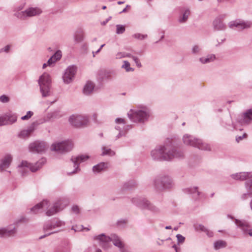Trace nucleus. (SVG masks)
Listing matches in <instances>:
<instances>
[{
    "label": "nucleus",
    "instance_id": "1",
    "mask_svg": "<svg viewBox=\"0 0 252 252\" xmlns=\"http://www.w3.org/2000/svg\"><path fill=\"white\" fill-rule=\"evenodd\" d=\"M183 153L176 150L171 145H160L156 147L151 152L153 160L158 161L170 160L175 158H182Z\"/></svg>",
    "mask_w": 252,
    "mask_h": 252
},
{
    "label": "nucleus",
    "instance_id": "2",
    "mask_svg": "<svg viewBox=\"0 0 252 252\" xmlns=\"http://www.w3.org/2000/svg\"><path fill=\"white\" fill-rule=\"evenodd\" d=\"M129 118L134 122L144 123L150 116L148 110L146 108L131 109L127 113Z\"/></svg>",
    "mask_w": 252,
    "mask_h": 252
},
{
    "label": "nucleus",
    "instance_id": "3",
    "mask_svg": "<svg viewBox=\"0 0 252 252\" xmlns=\"http://www.w3.org/2000/svg\"><path fill=\"white\" fill-rule=\"evenodd\" d=\"M183 141L185 144L203 150H210L211 148L209 145L203 143L201 139L196 138L192 135L186 134L183 136Z\"/></svg>",
    "mask_w": 252,
    "mask_h": 252
},
{
    "label": "nucleus",
    "instance_id": "4",
    "mask_svg": "<svg viewBox=\"0 0 252 252\" xmlns=\"http://www.w3.org/2000/svg\"><path fill=\"white\" fill-rule=\"evenodd\" d=\"M63 225L64 223L58 220H54L46 222L43 226V231L45 234L43 236H40L39 239H42L46 236L59 232L60 228Z\"/></svg>",
    "mask_w": 252,
    "mask_h": 252
},
{
    "label": "nucleus",
    "instance_id": "5",
    "mask_svg": "<svg viewBox=\"0 0 252 252\" xmlns=\"http://www.w3.org/2000/svg\"><path fill=\"white\" fill-rule=\"evenodd\" d=\"M154 186L157 190L162 191L173 188L174 183L172 179L168 176H159L155 178Z\"/></svg>",
    "mask_w": 252,
    "mask_h": 252
},
{
    "label": "nucleus",
    "instance_id": "6",
    "mask_svg": "<svg viewBox=\"0 0 252 252\" xmlns=\"http://www.w3.org/2000/svg\"><path fill=\"white\" fill-rule=\"evenodd\" d=\"M51 83V79L48 73L45 72L40 77L38 84L43 97L50 95Z\"/></svg>",
    "mask_w": 252,
    "mask_h": 252
},
{
    "label": "nucleus",
    "instance_id": "7",
    "mask_svg": "<svg viewBox=\"0 0 252 252\" xmlns=\"http://www.w3.org/2000/svg\"><path fill=\"white\" fill-rule=\"evenodd\" d=\"M46 161V159L44 158H41L34 164L29 163L27 161H23L21 164L19 165V168L22 174L29 170L33 172L40 169L45 164Z\"/></svg>",
    "mask_w": 252,
    "mask_h": 252
},
{
    "label": "nucleus",
    "instance_id": "8",
    "mask_svg": "<svg viewBox=\"0 0 252 252\" xmlns=\"http://www.w3.org/2000/svg\"><path fill=\"white\" fill-rule=\"evenodd\" d=\"M73 146L72 142L69 140L56 142L52 144L51 149L58 153H64L70 151L72 149Z\"/></svg>",
    "mask_w": 252,
    "mask_h": 252
},
{
    "label": "nucleus",
    "instance_id": "9",
    "mask_svg": "<svg viewBox=\"0 0 252 252\" xmlns=\"http://www.w3.org/2000/svg\"><path fill=\"white\" fill-rule=\"evenodd\" d=\"M89 157L87 155H81L77 157H72L71 158V163L70 166H73V170L67 169V173L71 175L78 172L80 171L79 165L81 162L86 161Z\"/></svg>",
    "mask_w": 252,
    "mask_h": 252
},
{
    "label": "nucleus",
    "instance_id": "10",
    "mask_svg": "<svg viewBox=\"0 0 252 252\" xmlns=\"http://www.w3.org/2000/svg\"><path fill=\"white\" fill-rule=\"evenodd\" d=\"M68 200L67 199H61L56 202L47 211L46 214L50 217L54 215L57 212L63 210L68 204Z\"/></svg>",
    "mask_w": 252,
    "mask_h": 252
},
{
    "label": "nucleus",
    "instance_id": "11",
    "mask_svg": "<svg viewBox=\"0 0 252 252\" xmlns=\"http://www.w3.org/2000/svg\"><path fill=\"white\" fill-rule=\"evenodd\" d=\"M132 202L142 209H147L153 212H157L158 208L145 198L142 197H136L131 200Z\"/></svg>",
    "mask_w": 252,
    "mask_h": 252
},
{
    "label": "nucleus",
    "instance_id": "12",
    "mask_svg": "<svg viewBox=\"0 0 252 252\" xmlns=\"http://www.w3.org/2000/svg\"><path fill=\"white\" fill-rule=\"evenodd\" d=\"M252 26V22L249 21H244L241 20H236L232 21L228 23V27L230 29H234L235 28L239 31H241L245 29L250 28Z\"/></svg>",
    "mask_w": 252,
    "mask_h": 252
},
{
    "label": "nucleus",
    "instance_id": "13",
    "mask_svg": "<svg viewBox=\"0 0 252 252\" xmlns=\"http://www.w3.org/2000/svg\"><path fill=\"white\" fill-rule=\"evenodd\" d=\"M41 13L42 10L40 8L31 7L27 8L25 10H24V13H18L17 15L18 18L24 20L29 17L38 16Z\"/></svg>",
    "mask_w": 252,
    "mask_h": 252
},
{
    "label": "nucleus",
    "instance_id": "14",
    "mask_svg": "<svg viewBox=\"0 0 252 252\" xmlns=\"http://www.w3.org/2000/svg\"><path fill=\"white\" fill-rule=\"evenodd\" d=\"M69 122L72 126L80 127L86 125L88 120L86 117L80 115H72L69 117Z\"/></svg>",
    "mask_w": 252,
    "mask_h": 252
},
{
    "label": "nucleus",
    "instance_id": "15",
    "mask_svg": "<svg viewBox=\"0 0 252 252\" xmlns=\"http://www.w3.org/2000/svg\"><path fill=\"white\" fill-rule=\"evenodd\" d=\"M29 150L33 153H42L45 152L48 148L47 144L43 141H35L29 145Z\"/></svg>",
    "mask_w": 252,
    "mask_h": 252
},
{
    "label": "nucleus",
    "instance_id": "16",
    "mask_svg": "<svg viewBox=\"0 0 252 252\" xmlns=\"http://www.w3.org/2000/svg\"><path fill=\"white\" fill-rule=\"evenodd\" d=\"M77 70V67L74 65L68 66L65 70L63 76L64 83L69 84L73 80Z\"/></svg>",
    "mask_w": 252,
    "mask_h": 252
},
{
    "label": "nucleus",
    "instance_id": "17",
    "mask_svg": "<svg viewBox=\"0 0 252 252\" xmlns=\"http://www.w3.org/2000/svg\"><path fill=\"white\" fill-rule=\"evenodd\" d=\"M94 240L97 242L101 247L106 249L111 242V237L107 236L104 234H101L94 236Z\"/></svg>",
    "mask_w": 252,
    "mask_h": 252
},
{
    "label": "nucleus",
    "instance_id": "18",
    "mask_svg": "<svg viewBox=\"0 0 252 252\" xmlns=\"http://www.w3.org/2000/svg\"><path fill=\"white\" fill-rule=\"evenodd\" d=\"M16 232L15 226L14 225H10L0 228V236L2 237H10L14 236Z\"/></svg>",
    "mask_w": 252,
    "mask_h": 252
},
{
    "label": "nucleus",
    "instance_id": "19",
    "mask_svg": "<svg viewBox=\"0 0 252 252\" xmlns=\"http://www.w3.org/2000/svg\"><path fill=\"white\" fill-rule=\"evenodd\" d=\"M235 222L238 227L240 228L244 234H248L252 237V229H250L249 223L245 220L235 219Z\"/></svg>",
    "mask_w": 252,
    "mask_h": 252
},
{
    "label": "nucleus",
    "instance_id": "20",
    "mask_svg": "<svg viewBox=\"0 0 252 252\" xmlns=\"http://www.w3.org/2000/svg\"><path fill=\"white\" fill-rule=\"evenodd\" d=\"M111 241L113 242L114 245L119 248L120 252H127V250L125 248L124 243L122 241L120 238L116 234L111 235Z\"/></svg>",
    "mask_w": 252,
    "mask_h": 252
},
{
    "label": "nucleus",
    "instance_id": "21",
    "mask_svg": "<svg viewBox=\"0 0 252 252\" xmlns=\"http://www.w3.org/2000/svg\"><path fill=\"white\" fill-rule=\"evenodd\" d=\"M232 179L237 180L243 181L249 179L248 181L252 180V172H240L233 174L231 175Z\"/></svg>",
    "mask_w": 252,
    "mask_h": 252
},
{
    "label": "nucleus",
    "instance_id": "22",
    "mask_svg": "<svg viewBox=\"0 0 252 252\" xmlns=\"http://www.w3.org/2000/svg\"><path fill=\"white\" fill-rule=\"evenodd\" d=\"M213 28L216 31H224L226 26L223 22L222 18L220 16L217 17L213 22Z\"/></svg>",
    "mask_w": 252,
    "mask_h": 252
},
{
    "label": "nucleus",
    "instance_id": "23",
    "mask_svg": "<svg viewBox=\"0 0 252 252\" xmlns=\"http://www.w3.org/2000/svg\"><path fill=\"white\" fill-rule=\"evenodd\" d=\"M185 193L193 195V197L195 199H198L199 196L202 194V193L198 191L197 187L187 188L184 189Z\"/></svg>",
    "mask_w": 252,
    "mask_h": 252
},
{
    "label": "nucleus",
    "instance_id": "24",
    "mask_svg": "<svg viewBox=\"0 0 252 252\" xmlns=\"http://www.w3.org/2000/svg\"><path fill=\"white\" fill-rule=\"evenodd\" d=\"M3 119L4 124L3 125H8L9 124H13L17 121V116L15 114H7L2 116H0Z\"/></svg>",
    "mask_w": 252,
    "mask_h": 252
},
{
    "label": "nucleus",
    "instance_id": "25",
    "mask_svg": "<svg viewBox=\"0 0 252 252\" xmlns=\"http://www.w3.org/2000/svg\"><path fill=\"white\" fill-rule=\"evenodd\" d=\"M12 161V157L10 155H6L1 160L0 163V171H2L8 168Z\"/></svg>",
    "mask_w": 252,
    "mask_h": 252
},
{
    "label": "nucleus",
    "instance_id": "26",
    "mask_svg": "<svg viewBox=\"0 0 252 252\" xmlns=\"http://www.w3.org/2000/svg\"><path fill=\"white\" fill-rule=\"evenodd\" d=\"M109 166L108 162H100L93 167V171L94 173H99L101 171L106 170Z\"/></svg>",
    "mask_w": 252,
    "mask_h": 252
},
{
    "label": "nucleus",
    "instance_id": "27",
    "mask_svg": "<svg viewBox=\"0 0 252 252\" xmlns=\"http://www.w3.org/2000/svg\"><path fill=\"white\" fill-rule=\"evenodd\" d=\"M190 14V11L189 8H185L183 9L181 11V14L179 17L178 22L180 23H186L189 16Z\"/></svg>",
    "mask_w": 252,
    "mask_h": 252
},
{
    "label": "nucleus",
    "instance_id": "28",
    "mask_svg": "<svg viewBox=\"0 0 252 252\" xmlns=\"http://www.w3.org/2000/svg\"><path fill=\"white\" fill-rule=\"evenodd\" d=\"M246 188L247 193H245L241 196L242 199L245 200L249 197H252V180L247 181L246 182Z\"/></svg>",
    "mask_w": 252,
    "mask_h": 252
},
{
    "label": "nucleus",
    "instance_id": "29",
    "mask_svg": "<svg viewBox=\"0 0 252 252\" xmlns=\"http://www.w3.org/2000/svg\"><path fill=\"white\" fill-rule=\"evenodd\" d=\"M252 121V111L248 109L243 114V119L241 122L242 125L249 124Z\"/></svg>",
    "mask_w": 252,
    "mask_h": 252
},
{
    "label": "nucleus",
    "instance_id": "30",
    "mask_svg": "<svg viewBox=\"0 0 252 252\" xmlns=\"http://www.w3.org/2000/svg\"><path fill=\"white\" fill-rule=\"evenodd\" d=\"M94 87V84L93 82L91 81L87 82L84 87L83 94L85 95H90L93 92Z\"/></svg>",
    "mask_w": 252,
    "mask_h": 252
},
{
    "label": "nucleus",
    "instance_id": "31",
    "mask_svg": "<svg viewBox=\"0 0 252 252\" xmlns=\"http://www.w3.org/2000/svg\"><path fill=\"white\" fill-rule=\"evenodd\" d=\"M49 206V202L47 200H45L35 205L31 209V211L36 213L39 209H47Z\"/></svg>",
    "mask_w": 252,
    "mask_h": 252
},
{
    "label": "nucleus",
    "instance_id": "32",
    "mask_svg": "<svg viewBox=\"0 0 252 252\" xmlns=\"http://www.w3.org/2000/svg\"><path fill=\"white\" fill-rule=\"evenodd\" d=\"M216 57L215 55H208L205 57H202L199 58V62L203 64L208 63L215 60Z\"/></svg>",
    "mask_w": 252,
    "mask_h": 252
},
{
    "label": "nucleus",
    "instance_id": "33",
    "mask_svg": "<svg viewBox=\"0 0 252 252\" xmlns=\"http://www.w3.org/2000/svg\"><path fill=\"white\" fill-rule=\"evenodd\" d=\"M84 34L81 30L77 31L74 34V39L76 42L79 43L84 39Z\"/></svg>",
    "mask_w": 252,
    "mask_h": 252
},
{
    "label": "nucleus",
    "instance_id": "34",
    "mask_svg": "<svg viewBox=\"0 0 252 252\" xmlns=\"http://www.w3.org/2000/svg\"><path fill=\"white\" fill-rule=\"evenodd\" d=\"M226 246V242L223 240H218L214 244V248L216 250L225 248Z\"/></svg>",
    "mask_w": 252,
    "mask_h": 252
},
{
    "label": "nucleus",
    "instance_id": "35",
    "mask_svg": "<svg viewBox=\"0 0 252 252\" xmlns=\"http://www.w3.org/2000/svg\"><path fill=\"white\" fill-rule=\"evenodd\" d=\"M33 128L32 127L29 128L28 129L22 130L19 134V136L21 138H24L28 137L33 132Z\"/></svg>",
    "mask_w": 252,
    "mask_h": 252
},
{
    "label": "nucleus",
    "instance_id": "36",
    "mask_svg": "<svg viewBox=\"0 0 252 252\" xmlns=\"http://www.w3.org/2000/svg\"><path fill=\"white\" fill-rule=\"evenodd\" d=\"M102 155H108L110 156H114L115 152L112 151L110 148L107 147H103L102 148Z\"/></svg>",
    "mask_w": 252,
    "mask_h": 252
},
{
    "label": "nucleus",
    "instance_id": "37",
    "mask_svg": "<svg viewBox=\"0 0 252 252\" xmlns=\"http://www.w3.org/2000/svg\"><path fill=\"white\" fill-rule=\"evenodd\" d=\"M123 68H124L126 72L133 71L134 69L130 67V63L128 62L125 61L124 64L122 66Z\"/></svg>",
    "mask_w": 252,
    "mask_h": 252
},
{
    "label": "nucleus",
    "instance_id": "38",
    "mask_svg": "<svg viewBox=\"0 0 252 252\" xmlns=\"http://www.w3.org/2000/svg\"><path fill=\"white\" fill-rule=\"evenodd\" d=\"M132 55L130 54L126 53L125 52H119L116 55V59H121L125 57H130Z\"/></svg>",
    "mask_w": 252,
    "mask_h": 252
},
{
    "label": "nucleus",
    "instance_id": "39",
    "mask_svg": "<svg viewBox=\"0 0 252 252\" xmlns=\"http://www.w3.org/2000/svg\"><path fill=\"white\" fill-rule=\"evenodd\" d=\"M201 50V48L198 45H194L191 48V53L193 54H199Z\"/></svg>",
    "mask_w": 252,
    "mask_h": 252
},
{
    "label": "nucleus",
    "instance_id": "40",
    "mask_svg": "<svg viewBox=\"0 0 252 252\" xmlns=\"http://www.w3.org/2000/svg\"><path fill=\"white\" fill-rule=\"evenodd\" d=\"M24 6V5L22 4V5H20L15 8L14 10V15L17 18H18L17 14L18 13H19L21 12L24 13V11H22V10L23 9Z\"/></svg>",
    "mask_w": 252,
    "mask_h": 252
},
{
    "label": "nucleus",
    "instance_id": "41",
    "mask_svg": "<svg viewBox=\"0 0 252 252\" xmlns=\"http://www.w3.org/2000/svg\"><path fill=\"white\" fill-rule=\"evenodd\" d=\"M126 127H128V126H126L124 128H123V126H116L115 128L116 129L118 130L119 131V133L117 136V138H119L120 137L122 136V135H124V132H123V129H125V130H127V128H126Z\"/></svg>",
    "mask_w": 252,
    "mask_h": 252
},
{
    "label": "nucleus",
    "instance_id": "42",
    "mask_svg": "<svg viewBox=\"0 0 252 252\" xmlns=\"http://www.w3.org/2000/svg\"><path fill=\"white\" fill-rule=\"evenodd\" d=\"M125 31V27L122 25H116V33L117 34H122Z\"/></svg>",
    "mask_w": 252,
    "mask_h": 252
},
{
    "label": "nucleus",
    "instance_id": "43",
    "mask_svg": "<svg viewBox=\"0 0 252 252\" xmlns=\"http://www.w3.org/2000/svg\"><path fill=\"white\" fill-rule=\"evenodd\" d=\"M115 122L118 125V126H123V128H125L126 122L124 119L117 118L115 120Z\"/></svg>",
    "mask_w": 252,
    "mask_h": 252
},
{
    "label": "nucleus",
    "instance_id": "44",
    "mask_svg": "<svg viewBox=\"0 0 252 252\" xmlns=\"http://www.w3.org/2000/svg\"><path fill=\"white\" fill-rule=\"evenodd\" d=\"M56 61L61 59L62 57V53L61 51L58 50L52 56Z\"/></svg>",
    "mask_w": 252,
    "mask_h": 252
},
{
    "label": "nucleus",
    "instance_id": "45",
    "mask_svg": "<svg viewBox=\"0 0 252 252\" xmlns=\"http://www.w3.org/2000/svg\"><path fill=\"white\" fill-rule=\"evenodd\" d=\"M114 72L111 70H105L104 72L103 78L106 79H109L111 78Z\"/></svg>",
    "mask_w": 252,
    "mask_h": 252
},
{
    "label": "nucleus",
    "instance_id": "46",
    "mask_svg": "<svg viewBox=\"0 0 252 252\" xmlns=\"http://www.w3.org/2000/svg\"><path fill=\"white\" fill-rule=\"evenodd\" d=\"M194 227L196 231H201L204 232L205 230L206 227L201 224H194Z\"/></svg>",
    "mask_w": 252,
    "mask_h": 252
},
{
    "label": "nucleus",
    "instance_id": "47",
    "mask_svg": "<svg viewBox=\"0 0 252 252\" xmlns=\"http://www.w3.org/2000/svg\"><path fill=\"white\" fill-rule=\"evenodd\" d=\"M133 37L135 38L142 40L146 38L147 37V34H141L139 33H135L133 35Z\"/></svg>",
    "mask_w": 252,
    "mask_h": 252
},
{
    "label": "nucleus",
    "instance_id": "48",
    "mask_svg": "<svg viewBox=\"0 0 252 252\" xmlns=\"http://www.w3.org/2000/svg\"><path fill=\"white\" fill-rule=\"evenodd\" d=\"M9 98L6 95H2L0 96V101L2 103H5L9 101Z\"/></svg>",
    "mask_w": 252,
    "mask_h": 252
},
{
    "label": "nucleus",
    "instance_id": "49",
    "mask_svg": "<svg viewBox=\"0 0 252 252\" xmlns=\"http://www.w3.org/2000/svg\"><path fill=\"white\" fill-rule=\"evenodd\" d=\"M33 113L32 111H28L27 114L21 117L22 120H26L29 119L33 115Z\"/></svg>",
    "mask_w": 252,
    "mask_h": 252
},
{
    "label": "nucleus",
    "instance_id": "50",
    "mask_svg": "<svg viewBox=\"0 0 252 252\" xmlns=\"http://www.w3.org/2000/svg\"><path fill=\"white\" fill-rule=\"evenodd\" d=\"M176 237L177 238L178 242L179 244L183 243L184 242L185 238L183 237L182 235L178 234L176 235Z\"/></svg>",
    "mask_w": 252,
    "mask_h": 252
},
{
    "label": "nucleus",
    "instance_id": "51",
    "mask_svg": "<svg viewBox=\"0 0 252 252\" xmlns=\"http://www.w3.org/2000/svg\"><path fill=\"white\" fill-rule=\"evenodd\" d=\"M131 58H132L133 60L134 61L135 63H136V65L138 67H141V64L140 62H139V60L138 59V58H137L136 57L133 56H132Z\"/></svg>",
    "mask_w": 252,
    "mask_h": 252
},
{
    "label": "nucleus",
    "instance_id": "52",
    "mask_svg": "<svg viewBox=\"0 0 252 252\" xmlns=\"http://www.w3.org/2000/svg\"><path fill=\"white\" fill-rule=\"evenodd\" d=\"M10 49V45H7L5 46L4 48H2L0 49V53L2 52L8 53Z\"/></svg>",
    "mask_w": 252,
    "mask_h": 252
},
{
    "label": "nucleus",
    "instance_id": "53",
    "mask_svg": "<svg viewBox=\"0 0 252 252\" xmlns=\"http://www.w3.org/2000/svg\"><path fill=\"white\" fill-rule=\"evenodd\" d=\"M204 232L209 237H212L213 236V232L212 231L208 229L207 228H205V230H204Z\"/></svg>",
    "mask_w": 252,
    "mask_h": 252
},
{
    "label": "nucleus",
    "instance_id": "54",
    "mask_svg": "<svg viewBox=\"0 0 252 252\" xmlns=\"http://www.w3.org/2000/svg\"><path fill=\"white\" fill-rule=\"evenodd\" d=\"M56 62L55 59L51 57L48 61L47 63L48 66H51L53 64H54Z\"/></svg>",
    "mask_w": 252,
    "mask_h": 252
},
{
    "label": "nucleus",
    "instance_id": "55",
    "mask_svg": "<svg viewBox=\"0 0 252 252\" xmlns=\"http://www.w3.org/2000/svg\"><path fill=\"white\" fill-rule=\"evenodd\" d=\"M72 210L74 213L76 214H78L79 213V209L77 206H73L72 208Z\"/></svg>",
    "mask_w": 252,
    "mask_h": 252
},
{
    "label": "nucleus",
    "instance_id": "56",
    "mask_svg": "<svg viewBox=\"0 0 252 252\" xmlns=\"http://www.w3.org/2000/svg\"><path fill=\"white\" fill-rule=\"evenodd\" d=\"M61 117V115L59 114V112H54L52 115V117L54 118H58Z\"/></svg>",
    "mask_w": 252,
    "mask_h": 252
},
{
    "label": "nucleus",
    "instance_id": "57",
    "mask_svg": "<svg viewBox=\"0 0 252 252\" xmlns=\"http://www.w3.org/2000/svg\"><path fill=\"white\" fill-rule=\"evenodd\" d=\"M105 46V44H102L100 46V48L95 52H93V57H95V55L98 54L101 50V49Z\"/></svg>",
    "mask_w": 252,
    "mask_h": 252
},
{
    "label": "nucleus",
    "instance_id": "58",
    "mask_svg": "<svg viewBox=\"0 0 252 252\" xmlns=\"http://www.w3.org/2000/svg\"><path fill=\"white\" fill-rule=\"evenodd\" d=\"M225 40V37H223L220 39V41L218 40L217 42L218 43L216 44V46H218L219 45L221 44Z\"/></svg>",
    "mask_w": 252,
    "mask_h": 252
},
{
    "label": "nucleus",
    "instance_id": "59",
    "mask_svg": "<svg viewBox=\"0 0 252 252\" xmlns=\"http://www.w3.org/2000/svg\"><path fill=\"white\" fill-rule=\"evenodd\" d=\"M246 134H244L243 136H239V137H236V140L239 142L240 140H241L243 139V138L244 137H246Z\"/></svg>",
    "mask_w": 252,
    "mask_h": 252
},
{
    "label": "nucleus",
    "instance_id": "60",
    "mask_svg": "<svg viewBox=\"0 0 252 252\" xmlns=\"http://www.w3.org/2000/svg\"><path fill=\"white\" fill-rule=\"evenodd\" d=\"M121 223H123L124 224H126L127 223V220H120L118 221V224L119 225H120V224Z\"/></svg>",
    "mask_w": 252,
    "mask_h": 252
},
{
    "label": "nucleus",
    "instance_id": "61",
    "mask_svg": "<svg viewBox=\"0 0 252 252\" xmlns=\"http://www.w3.org/2000/svg\"><path fill=\"white\" fill-rule=\"evenodd\" d=\"M129 6L128 5H127L126 7L125 8H124L121 12H120V13H124V12H126L127 11V7H129Z\"/></svg>",
    "mask_w": 252,
    "mask_h": 252
},
{
    "label": "nucleus",
    "instance_id": "62",
    "mask_svg": "<svg viewBox=\"0 0 252 252\" xmlns=\"http://www.w3.org/2000/svg\"><path fill=\"white\" fill-rule=\"evenodd\" d=\"M3 124H4V122L3 118H0V126H3Z\"/></svg>",
    "mask_w": 252,
    "mask_h": 252
},
{
    "label": "nucleus",
    "instance_id": "63",
    "mask_svg": "<svg viewBox=\"0 0 252 252\" xmlns=\"http://www.w3.org/2000/svg\"><path fill=\"white\" fill-rule=\"evenodd\" d=\"M172 247L174 249L176 252H178V248L177 247L176 245H173Z\"/></svg>",
    "mask_w": 252,
    "mask_h": 252
},
{
    "label": "nucleus",
    "instance_id": "64",
    "mask_svg": "<svg viewBox=\"0 0 252 252\" xmlns=\"http://www.w3.org/2000/svg\"><path fill=\"white\" fill-rule=\"evenodd\" d=\"M48 65V63H44L43 64V66H42V68L44 69L45 68H46Z\"/></svg>",
    "mask_w": 252,
    "mask_h": 252
}]
</instances>
